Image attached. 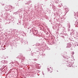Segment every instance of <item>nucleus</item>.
<instances>
[{
	"mask_svg": "<svg viewBox=\"0 0 78 78\" xmlns=\"http://www.w3.org/2000/svg\"><path fill=\"white\" fill-rule=\"evenodd\" d=\"M9 8H12V6L11 5H9Z\"/></svg>",
	"mask_w": 78,
	"mask_h": 78,
	"instance_id": "obj_1",
	"label": "nucleus"
},
{
	"mask_svg": "<svg viewBox=\"0 0 78 78\" xmlns=\"http://www.w3.org/2000/svg\"><path fill=\"white\" fill-rule=\"evenodd\" d=\"M74 52H72V54H73H73H74Z\"/></svg>",
	"mask_w": 78,
	"mask_h": 78,
	"instance_id": "obj_2",
	"label": "nucleus"
}]
</instances>
